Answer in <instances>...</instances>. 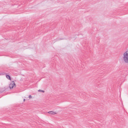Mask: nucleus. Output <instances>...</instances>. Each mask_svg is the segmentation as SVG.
I'll list each match as a JSON object with an SVG mask.
<instances>
[{
  "label": "nucleus",
  "mask_w": 128,
  "mask_h": 128,
  "mask_svg": "<svg viewBox=\"0 0 128 128\" xmlns=\"http://www.w3.org/2000/svg\"><path fill=\"white\" fill-rule=\"evenodd\" d=\"M123 58L124 62L126 63H128V51L125 52L123 54Z\"/></svg>",
  "instance_id": "nucleus-1"
},
{
  "label": "nucleus",
  "mask_w": 128,
  "mask_h": 128,
  "mask_svg": "<svg viewBox=\"0 0 128 128\" xmlns=\"http://www.w3.org/2000/svg\"><path fill=\"white\" fill-rule=\"evenodd\" d=\"M9 88L10 89L16 87V85L15 84V83L14 81L12 82L9 84Z\"/></svg>",
  "instance_id": "nucleus-2"
},
{
  "label": "nucleus",
  "mask_w": 128,
  "mask_h": 128,
  "mask_svg": "<svg viewBox=\"0 0 128 128\" xmlns=\"http://www.w3.org/2000/svg\"><path fill=\"white\" fill-rule=\"evenodd\" d=\"M48 113L52 115H54L57 114L56 112L52 111H49L48 112Z\"/></svg>",
  "instance_id": "nucleus-3"
},
{
  "label": "nucleus",
  "mask_w": 128,
  "mask_h": 128,
  "mask_svg": "<svg viewBox=\"0 0 128 128\" xmlns=\"http://www.w3.org/2000/svg\"><path fill=\"white\" fill-rule=\"evenodd\" d=\"M6 78L9 80H10V76L7 75L6 76Z\"/></svg>",
  "instance_id": "nucleus-4"
},
{
  "label": "nucleus",
  "mask_w": 128,
  "mask_h": 128,
  "mask_svg": "<svg viewBox=\"0 0 128 128\" xmlns=\"http://www.w3.org/2000/svg\"><path fill=\"white\" fill-rule=\"evenodd\" d=\"M38 91L39 92H44V91L40 90H38Z\"/></svg>",
  "instance_id": "nucleus-5"
},
{
  "label": "nucleus",
  "mask_w": 128,
  "mask_h": 128,
  "mask_svg": "<svg viewBox=\"0 0 128 128\" xmlns=\"http://www.w3.org/2000/svg\"><path fill=\"white\" fill-rule=\"evenodd\" d=\"M29 98H32V96L31 95H30L29 96Z\"/></svg>",
  "instance_id": "nucleus-6"
},
{
  "label": "nucleus",
  "mask_w": 128,
  "mask_h": 128,
  "mask_svg": "<svg viewBox=\"0 0 128 128\" xmlns=\"http://www.w3.org/2000/svg\"><path fill=\"white\" fill-rule=\"evenodd\" d=\"M25 99H24V101H25Z\"/></svg>",
  "instance_id": "nucleus-7"
},
{
  "label": "nucleus",
  "mask_w": 128,
  "mask_h": 128,
  "mask_svg": "<svg viewBox=\"0 0 128 128\" xmlns=\"http://www.w3.org/2000/svg\"><path fill=\"white\" fill-rule=\"evenodd\" d=\"M2 92L0 90V92Z\"/></svg>",
  "instance_id": "nucleus-8"
}]
</instances>
